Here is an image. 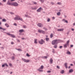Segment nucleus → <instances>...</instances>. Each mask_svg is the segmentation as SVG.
<instances>
[{"instance_id":"f257e3e1","label":"nucleus","mask_w":75,"mask_h":75,"mask_svg":"<svg viewBox=\"0 0 75 75\" xmlns=\"http://www.w3.org/2000/svg\"><path fill=\"white\" fill-rule=\"evenodd\" d=\"M59 39H56L53 40L52 42V45H56L59 43Z\"/></svg>"},{"instance_id":"f03ea898","label":"nucleus","mask_w":75,"mask_h":75,"mask_svg":"<svg viewBox=\"0 0 75 75\" xmlns=\"http://www.w3.org/2000/svg\"><path fill=\"white\" fill-rule=\"evenodd\" d=\"M44 69V66L43 65H42L39 69H38V71L39 72H43V69Z\"/></svg>"},{"instance_id":"7ed1b4c3","label":"nucleus","mask_w":75,"mask_h":75,"mask_svg":"<svg viewBox=\"0 0 75 75\" xmlns=\"http://www.w3.org/2000/svg\"><path fill=\"white\" fill-rule=\"evenodd\" d=\"M38 32L39 33H42V34H45V31L42 30H40V29L38 30Z\"/></svg>"},{"instance_id":"20e7f679","label":"nucleus","mask_w":75,"mask_h":75,"mask_svg":"<svg viewBox=\"0 0 75 75\" xmlns=\"http://www.w3.org/2000/svg\"><path fill=\"white\" fill-rule=\"evenodd\" d=\"M22 61H24V62H25L27 63V62H30V60L28 59L27 60L25 59L22 58Z\"/></svg>"},{"instance_id":"39448f33","label":"nucleus","mask_w":75,"mask_h":75,"mask_svg":"<svg viewBox=\"0 0 75 75\" xmlns=\"http://www.w3.org/2000/svg\"><path fill=\"white\" fill-rule=\"evenodd\" d=\"M18 4L16 2H13L12 3V6H18Z\"/></svg>"},{"instance_id":"423d86ee","label":"nucleus","mask_w":75,"mask_h":75,"mask_svg":"<svg viewBox=\"0 0 75 75\" xmlns=\"http://www.w3.org/2000/svg\"><path fill=\"white\" fill-rule=\"evenodd\" d=\"M16 17L14 18V20H19V18L20 16L18 15H16Z\"/></svg>"},{"instance_id":"0eeeda50","label":"nucleus","mask_w":75,"mask_h":75,"mask_svg":"<svg viewBox=\"0 0 75 75\" xmlns=\"http://www.w3.org/2000/svg\"><path fill=\"white\" fill-rule=\"evenodd\" d=\"M39 43L40 44H43V43H45V42L44 40H43L41 39L40 41H39Z\"/></svg>"},{"instance_id":"6e6552de","label":"nucleus","mask_w":75,"mask_h":75,"mask_svg":"<svg viewBox=\"0 0 75 75\" xmlns=\"http://www.w3.org/2000/svg\"><path fill=\"white\" fill-rule=\"evenodd\" d=\"M38 26L39 27L42 28L43 27V25L41 23H39L38 24Z\"/></svg>"},{"instance_id":"1a4fd4ad","label":"nucleus","mask_w":75,"mask_h":75,"mask_svg":"<svg viewBox=\"0 0 75 75\" xmlns=\"http://www.w3.org/2000/svg\"><path fill=\"white\" fill-rule=\"evenodd\" d=\"M41 10H42V8L40 7L37 10V12H40L41 11Z\"/></svg>"},{"instance_id":"9d476101","label":"nucleus","mask_w":75,"mask_h":75,"mask_svg":"<svg viewBox=\"0 0 75 75\" xmlns=\"http://www.w3.org/2000/svg\"><path fill=\"white\" fill-rule=\"evenodd\" d=\"M64 31V28H62L61 29H57L58 31Z\"/></svg>"},{"instance_id":"9b49d317","label":"nucleus","mask_w":75,"mask_h":75,"mask_svg":"<svg viewBox=\"0 0 75 75\" xmlns=\"http://www.w3.org/2000/svg\"><path fill=\"white\" fill-rule=\"evenodd\" d=\"M10 0H8L7 2V4L10 5V6H12V3H10Z\"/></svg>"},{"instance_id":"f8f14e48","label":"nucleus","mask_w":75,"mask_h":75,"mask_svg":"<svg viewBox=\"0 0 75 75\" xmlns=\"http://www.w3.org/2000/svg\"><path fill=\"white\" fill-rule=\"evenodd\" d=\"M68 45H69L68 44H67V43H66V44H64V48H67V46H68Z\"/></svg>"},{"instance_id":"ddd939ff","label":"nucleus","mask_w":75,"mask_h":75,"mask_svg":"<svg viewBox=\"0 0 75 75\" xmlns=\"http://www.w3.org/2000/svg\"><path fill=\"white\" fill-rule=\"evenodd\" d=\"M39 58H42L43 59H47V56H43L39 57Z\"/></svg>"},{"instance_id":"4468645a","label":"nucleus","mask_w":75,"mask_h":75,"mask_svg":"<svg viewBox=\"0 0 75 75\" xmlns=\"http://www.w3.org/2000/svg\"><path fill=\"white\" fill-rule=\"evenodd\" d=\"M50 63L51 64H52L53 62V60H52V59L51 58L50 59Z\"/></svg>"},{"instance_id":"2eb2a0df","label":"nucleus","mask_w":75,"mask_h":75,"mask_svg":"<svg viewBox=\"0 0 75 75\" xmlns=\"http://www.w3.org/2000/svg\"><path fill=\"white\" fill-rule=\"evenodd\" d=\"M19 31L20 33H23V32H24V30L23 29H21L19 30Z\"/></svg>"},{"instance_id":"dca6fc26","label":"nucleus","mask_w":75,"mask_h":75,"mask_svg":"<svg viewBox=\"0 0 75 75\" xmlns=\"http://www.w3.org/2000/svg\"><path fill=\"white\" fill-rule=\"evenodd\" d=\"M25 17H28V18H31V17L29 16V15H27L25 14Z\"/></svg>"},{"instance_id":"f3484780","label":"nucleus","mask_w":75,"mask_h":75,"mask_svg":"<svg viewBox=\"0 0 75 75\" xmlns=\"http://www.w3.org/2000/svg\"><path fill=\"white\" fill-rule=\"evenodd\" d=\"M74 70L72 69H71L69 70V73H71V72H73Z\"/></svg>"},{"instance_id":"a211bd4d","label":"nucleus","mask_w":75,"mask_h":75,"mask_svg":"<svg viewBox=\"0 0 75 75\" xmlns=\"http://www.w3.org/2000/svg\"><path fill=\"white\" fill-rule=\"evenodd\" d=\"M65 66L66 68H68V67L67 66V63H65Z\"/></svg>"},{"instance_id":"6ab92c4d","label":"nucleus","mask_w":75,"mask_h":75,"mask_svg":"<svg viewBox=\"0 0 75 75\" xmlns=\"http://www.w3.org/2000/svg\"><path fill=\"white\" fill-rule=\"evenodd\" d=\"M11 59H12V60H14L15 59V57H14V56H12L11 57Z\"/></svg>"},{"instance_id":"aec40b11","label":"nucleus","mask_w":75,"mask_h":75,"mask_svg":"<svg viewBox=\"0 0 75 75\" xmlns=\"http://www.w3.org/2000/svg\"><path fill=\"white\" fill-rule=\"evenodd\" d=\"M19 20H20L21 21H23V19L22 18L20 17L19 16Z\"/></svg>"},{"instance_id":"412c9836","label":"nucleus","mask_w":75,"mask_h":75,"mask_svg":"<svg viewBox=\"0 0 75 75\" xmlns=\"http://www.w3.org/2000/svg\"><path fill=\"white\" fill-rule=\"evenodd\" d=\"M60 73L61 74H63L64 73V70L61 71Z\"/></svg>"},{"instance_id":"4be33fe9","label":"nucleus","mask_w":75,"mask_h":75,"mask_svg":"<svg viewBox=\"0 0 75 75\" xmlns=\"http://www.w3.org/2000/svg\"><path fill=\"white\" fill-rule=\"evenodd\" d=\"M37 39H35L34 40V43L35 44H37Z\"/></svg>"},{"instance_id":"5701e85b","label":"nucleus","mask_w":75,"mask_h":75,"mask_svg":"<svg viewBox=\"0 0 75 75\" xmlns=\"http://www.w3.org/2000/svg\"><path fill=\"white\" fill-rule=\"evenodd\" d=\"M10 36L11 37H12L13 38H15V35H12L11 34Z\"/></svg>"},{"instance_id":"b1692460","label":"nucleus","mask_w":75,"mask_h":75,"mask_svg":"<svg viewBox=\"0 0 75 75\" xmlns=\"http://www.w3.org/2000/svg\"><path fill=\"white\" fill-rule=\"evenodd\" d=\"M5 26H6V27H9V25L8 24L6 23L5 24Z\"/></svg>"},{"instance_id":"393cba45","label":"nucleus","mask_w":75,"mask_h":75,"mask_svg":"<svg viewBox=\"0 0 75 75\" xmlns=\"http://www.w3.org/2000/svg\"><path fill=\"white\" fill-rule=\"evenodd\" d=\"M57 16H60L61 15V13L59 12L57 13Z\"/></svg>"},{"instance_id":"a878e982","label":"nucleus","mask_w":75,"mask_h":75,"mask_svg":"<svg viewBox=\"0 0 75 75\" xmlns=\"http://www.w3.org/2000/svg\"><path fill=\"white\" fill-rule=\"evenodd\" d=\"M50 40V39L48 38H46V41H48Z\"/></svg>"},{"instance_id":"bb28decb","label":"nucleus","mask_w":75,"mask_h":75,"mask_svg":"<svg viewBox=\"0 0 75 75\" xmlns=\"http://www.w3.org/2000/svg\"><path fill=\"white\" fill-rule=\"evenodd\" d=\"M6 21H7V20H6V19H3L2 20V21L3 22H6Z\"/></svg>"},{"instance_id":"cd10ccee","label":"nucleus","mask_w":75,"mask_h":75,"mask_svg":"<svg viewBox=\"0 0 75 75\" xmlns=\"http://www.w3.org/2000/svg\"><path fill=\"white\" fill-rule=\"evenodd\" d=\"M37 8V7H34L32 8L33 10H36Z\"/></svg>"},{"instance_id":"c85d7f7f","label":"nucleus","mask_w":75,"mask_h":75,"mask_svg":"<svg viewBox=\"0 0 75 75\" xmlns=\"http://www.w3.org/2000/svg\"><path fill=\"white\" fill-rule=\"evenodd\" d=\"M67 54H69V55H70V54H71V52L68 51L67 53Z\"/></svg>"},{"instance_id":"c756f323","label":"nucleus","mask_w":75,"mask_h":75,"mask_svg":"<svg viewBox=\"0 0 75 75\" xmlns=\"http://www.w3.org/2000/svg\"><path fill=\"white\" fill-rule=\"evenodd\" d=\"M57 4H58V5H61L62 4V3L60 2H58L57 3Z\"/></svg>"},{"instance_id":"7c9ffc66","label":"nucleus","mask_w":75,"mask_h":75,"mask_svg":"<svg viewBox=\"0 0 75 75\" xmlns=\"http://www.w3.org/2000/svg\"><path fill=\"white\" fill-rule=\"evenodd\" d=\"M50 37L51 38H52L53 37V34L51 33L50 35Z\"/></svg>"},{"instance_id":"2f4dec72","label":"nucleus","mask_w":75,"mask_h":75,"mask_svg":"<svg viewBox=\"0 0 75 75\" xmlns=\"http://www.w3.org/2000/svg\"><path fill=\"white\" fill-rule=\"evenodd\" d=\"M57 45H56L53 46V48H57Z\"/></svg>"},{"instance_id":"473e14b6","label":"nucleus","mask_w":75,"mask_h":75,"mask_svg":"<svg viewBox=\"0 0 75 75\" xmlns=\"http://www.w3.org/2000/svg\"><path fill=\"white\" fill-rule=\"evenodd\" d=\"M41 3H43L44 2V0H39Z\"/></svg>"},{"instance_id":"72a5a7b5","label":"nucleus","mask_w":75,"mask_h":75,"mask_svg":"<svg viewBox=\"0 0 75 75\" xmlns=\"http://www.w3.org/2000/svg\"><path fill=\"white\" fill-rule=\"evenodd\" d=\"M69 41H70L69 40H68V41H67V42L66 44L69 45Z\"/></svg>"},{"instance_id":"f704fd0d","label":"nucleus","mask_w":75,"mask_h":75,"mask_svg":"<svg viewBox=\"0 0 75 75\" xmlns=\"http://www.w3.org/2000/svg\"><path fill=\"white\" fill-rule=\"evenodd\" d=\"M23 27L24 28H27V26L25 25H23Z\"/></svg>"},{"instance_id":"c9c22d12","label":"nucleus","mask_w":75,"mask_h":75,"mask_svg":"<svg viewBox=\"0 0 75 75\" xmlns=\"http://www.w3.org/2000/svg\"><path fill=\"white\" fill-rule=\"evenodd\" d=\"M17 50H18V51H21L22 50H21L20 49H16Z\"/></svg>"},{"instance_id":"e433bc0d","label":"nucleus","mask_w":75,"mask_h":75,"mask_svg":"<svg viewBox=\"0 0 75 75\" xmlns=\"http://www.w3.org/2000/svg\"><path fill=\"white\" fill-rule=\"evenodd\" d=\"M50 18H48L47 20V22H50Z\"/></svg>"},{"instance_id":"4c0bfd02","label":"nucleus","mask_w":75,"mask_h":75,"mask_svg":"<svg viewBox=\"0 0 75 75\" xmlns=\"http://www.w3.org/2000/svg\"><path fill=\"white\" fill-rule=\"evenodd\" d=\"M6 34H7V35H9V36H10L11 34L9 33H6Z\"/></svg>"},{"instance_id":"58836bf2","label":"nucleus","mask_w":75,"mask_h":75,"mask_svg":"<svg viewBox=\"0 0 75 75\" xmlns=\"http://www.w3.org/2000/svg\"><path fill=\"white\" fill-rule=\"evenodd\" d=\"M43 29H44V30H45V31H47V30H48V29H47V28H46L45 27L43 28Z\"/></svg>"},{"instance_id":"ea45409f","label":"nucleus","mask_w":75,"mask_h":75,"mask_svg":"<svg viewBox=\"0 0 75 75\" xmlns=\"http://www.w3.org/2000/svg\"><path fill=\"white\" fill-rule=\"evenodd\" d=\"M50 4H51L52 5H54V3L52 2H51Z\"/></svg>"},{"instance_id":"a19ab883","label":"nucleus","mask_w":75,"mask_h":75,"mask_svg":"<svg viewBox=\"0 0 75 75\" xmlns=\"http://www.w3.org/2000/svg\"><path fill=\"white\" fill-rule=\"evenodd\" d=\"M26 56H27V57H30V55L28 53H27Z\"/></svg>"},{"instance_id":"79ce46f5","label":"nucleus","mask_w":75,"mask_h":75,"mask_svg":"<svg viewBox=\"0 0 75 75\" xmlns=\"http://www.w3.org/2000/svg\"><path fill=\"white\" fill-rule=\"evenodd\" d=\"M10 14H14V13L13 12H10Z\"/></svg>"},{"instance_id":"37998d69","label":"nucleus","mask_w":75,"mask_h":75,"mask_svg":"<svg viewBox=\"0 0 75 75\" xmlns=\"http://www.w3.org/2000/svg\"><path fill=\"white\" fill-rule=\"evenodd\" d=\"M2 67H5V64H3V65H2Z\"/></svg>"},{"instance_id":"c03bdc74","label":"nucleus","mask_w":75,"mask_h":75,"mask_svg":"<svg viewBox=\"0 0 75 75\" xmlns=\"http://www.w3.org/2000/svg\"><path fill=\"white\" fill-rule=\"evenodd\" d=\"M5 65H6V67H8V65H7V63H5Z\"/></svg>"},{"instance_id":"a18cd8bd","label":"nucleus","mask_w":75,"mask_h":75,"mask_svg":"<svg viewBox=\"0 0 75 75\" xmlns=\"http://www.w3.org/2000/svg\"><path fill=\"white\" fill-rule=\"evenodd\" d=\"M74 47V45H70V47H71L72 48V47Z\"/></svg>"},{"instance_id":"49530a36","label":"nucleus","mask_w":75,"mask_h":75,"mask_svg":"<svg viewBox=\"0 0 75 75\" xmlns=\"http://www.w3.org/2000/svg\"><path fill=\"white\" fill-rule=\"evenodd\" d=\"M13 25H15V26H16L17 24H16V23H14Z\"/></svg>"},{"instance_id":"de8ad7c7","label":"nucleus","mask_w":75,"mask_h":75,"mask_svg":"<svg viewBox=\"0 0 75 75\" xmlns=\"http://www.w3.org/2000/svg\"><path fill=\"white\" fill-rule=\"evenodd\" d=\"M52 50L53 51H52V52H53V53H54V49H53Z\"/></svg>"},{"instance_id":"09e8293b","label":"nucleus","mask_w":75,"mask_h":75,"mask_svg":"<svg viewBox=\"0 0 75 75\" xmlns=\"http://www.w3.org/2000/svg\"><path fill=\"white\" fill-rule=\"evenodd\" d=\"M33 3H34V4H37V2H34Z\"/></svg>"},{"instance_id":"8fccbe9b","label":"nucleus","mask_w":75,"mask_h":75,"mask_svg":"<svg viewBox=\"0 0 75 75\" xmlns=\"http://www.w3.org/2000/svg\"><path fill=\"white\" fill-rule=\"evenodd\" d=\"M57 68H58V69H59L60 68H59V67L57 66Z\"/></svg>"},{"instance_id":"3c124183","label":"nucleus","mask_w":75,"mask_h":75,"mask_svg":"<svg viewBox=\"0 0 75 75\" xmlns=\"http://www.w3.org/2000/svg\"><path fill=\"white\" fill-rule=\"evenodd\" d=\"M59 48L60 49H61L62 48V46H60Z\"/></svg>"},{"instance_id":"603ef678","label":"nucleus","mask_w":75,"mask_h":75,"mask_svg":"<svg viewBox=\"0 0 75 75\" xmlns=\"http://www.w3.org/2000/svg\"><path fill=\"white\" fill-rule=\"evenodd\" d=\"M3 1L4 2H6V0H3Z\"/></svg>"},{"instance_id":"864d4df0","label":"nucleus","mask_w":75,"mask_h":75,"mask_svg":"<svg viewBox=\"0 0 75 75\" xmlns=\"http://www.w3.org/2000/svg\"><path fill=\"white\" fill-rule=\"evenodd\" d=\"M65 22L66 23H68V21H67V20H65Z\"/></svg>"},{"instance_id":"5fc2aeb1","label":"nucleus","mask_w":75,"mask_h":75,"mask_svg":"<svg viewBox=\"0 0 75 75\" xmlns=\"http://www.w3.org/2000/svg\"><path fill=\"white\" fill-rule=\"evenodd\" d=\"M11 44H14V42H11Z\"/></svg>"},{"instance_id":"6e6d98bb","label":"nucleus","mask_w":75,"mask_h":75,"mask_svg":"<svg viewBox=\"0 0 75 75\" xmlns=\"http://www.w3.org/2000/svg\"><path fill=\"white\" fill-rule=\"evenodd\" d=\"M65 21V20L64 19H63V20H62V21Z\"/></svg>"},{"instance_id":"4d7b16f0","label":"nucleus","mask_w":75,"mask_h":75,"mask_svg":"<svg viewBox=\"0 0 75 75\" xmlns=\"http://www.w3.org/2000/svg\"><path fill=\"white\" fill-rule=\"evenodd\" d=\"M71 30L73 31H74V29H73V28L71 29Z\"/></svg>"},{"instance_id":"13d9d810","label":"nucleus","mask_w":75,"mask_h":75,"mask_svg":"<svg viewBox=\"0 0 75 75\" xmlns=\"http://www.w3.org/2000/svg\"><path fill=\"white\" fill-rule=\"evenodd\" d=\"M47 72L48 73H50L51 72V71H47Z\"/></svg>"},{"instance_id":"bf43d9fd","label":"nucleus","mask_w":75,"mask_h":75,"mask_svg":"<svg viewBox=\"0 0 75 75\" xmlns=\"http://www.w3.org/2000/svg\"><path fill=\"white\" fill-rule=\"evenodd\" d=\"M64 17L65 18H67V16H66V15H64Z\"/></svg>"},{"instance_id":"052dcab7","label":"nucleus","mask_w":75,"mask_h":75,"mask_svg":"<svg viewBox=\"0 0 75 75\" xmlns=\"http://www.w3.org/2000/svg\"><path fill=\"white\" fill-rule=\"evenodd\" d=\"M2 30H6V29L3 28H2Z\"/></svg>"},{"instance_id":"680f3d73","label":"nucleus","mask_w":75,"mask_h":75,"mask_svg":"<svg viewBox=\"0 0 75 75\" xmlns=\"http://www.w3.org/2000/svg\"><path fill=\"white\" fill-rule=\"evenodd\" d=\"M16 0H11V1H15Z\"/></svg>"},{"instance_id":"e2e57ef3","label":"nucleus","mask_w":75,"mask_h":75,"mask_svg":"<svg viewBox=\"0 0 75 75\" xmlns=\"http://www.w3.org/2000/svg\"><path fill=\"white\" fill-rule=\"evenodd\" d=\"M9 66H11L12 65V64H9Z\"/></svg>"},{"instance_id":"0e129e2a","label":"nucleus","mask_w":75,"mask_h":75,"mask_svg":"<svg viewBox=\"0 0 75 75\" xmlns=\"http://www.w3.org/2000/svg\"><path fill=\"white\" fill-rule=\"evenodd\" d=\"M52 19H55V17H53L52 18Z\"/></svg>"},{"instance_id":"69168bd1","label":"nucleus","mask_w":75,"mask_h":75,"mask_svg":"<svg viewBox=\"0 0 75 75\" xmlns=\"http://www.w3.org/2000/svg\"><path fill=\"white\" fill-rule=\"evenodd\" d=\"M17 41H18V42H20V40H17Z\"/></svg>"},{"instance_id":"338daca9","label":"nucleus","mask_w":75,"mask_h":75,"mask_svg":"<svg viewBox=\"0 0 75 75\" xmlns=\"http://www.w3.org/2000/svg\"><path fill=\"white\" fill-rule=\"evenodd\" d=\"M2 19V17H0V20H1Z\"/></svg>"},{"instance_id":"774afa93","label":"nucleus","mask_w":75,"mask_h":75,"mask_svg":"<svg viewBox=\"0 0 75 75\" xmlns=\"http://www.w3.org/2000/svg\"><path fill=\"white\" fill-rule=\"evenodd\" d=\"M69 32H67V34H69Z\"/></svg>"}]
</instances>
